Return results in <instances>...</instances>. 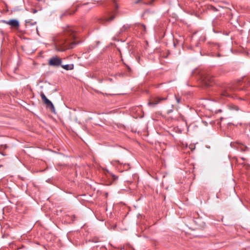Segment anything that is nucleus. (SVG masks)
Instances as JSON below:
<instances>
[{
	"label": "nucleus",
	"instance_id": "obj_1",
	"mask_svg": "<svg viewBox=\"0 0 250 250\" xmlns=\"http://www.w3.org/2000/svg\"><path fill=\"white\" fill-rule=\"evenodd\" d=\"M76 34L73 28L67 27L64 30L61 38L56 43V49L58 51L63 52L72 48L75 44L73 40L75 38Z\"/></svg>",
	"mask_w": 250,
	"mask_h": 250
},
{
	"label": "nucleus",
	"instance_id": "obj_2",
	"mask_svg": "<svg viewBox=\"0 0 250 250\" xmlns=\"http://www.w3.org/2000/svg\"><path fill=\"white\" fill-rule=\"evenodd\" d=\"M62 62V59L57 56L51 57L48 61V64L50 66L58 67L60 66Z\"/></svg>",
	"mask_w": 250,
	"mask_h": 250
},
{
	"label": "nucleus",
	"instance_id": "obj_3",
	"mask_svg": "<svg viewBox=\"0 0 250 250\" xmlns=\"http://www.w3.org/2000/svg\"><path fill=\"white\" fill-rule=\"evenodd\" d=\"M41 97L42 98V101L46 104L47 107L50 108L52 111L55 110V107L52 103L46 98V97L43 92H42L41 93Z\"/></svg>",
	"mask_w": 250,
	"mask_h": 250
},
{
	"label": "nucleus",
	"instance_id": "obj_4",
	"mask_svg": "<svg viewBox=\"0 0 250 250\" xmlns=\"http://www.w3.org/2000/svg\"><path fill=\"white\" fill-rule=\"evenodd\" d=\"M3 22L10 25L12 28H18L20 26L19 22L16 20L3 21Z\"/></svg>",
	"mask_w": 250,
	"mask_h": 250
},
{
	"label": "nucleus",
	"instance_id": "obj_5",
	"mask_svg": "<svg viewBox=\"0 0 250 250\" xmlns=\"http://www.w3.org/2000/svg\"><path fill=\"white\" fill-rule=\"evenodd\" d=\"M167 98H160V97H155L153 98L151 101L148 102V104L149 105H155L159 103H160L161 101L167 100Z\"/></svg>",
	"mask_w": 250,
	"mask_h": 250
},
{
	"label": "nucleus",
	"instance_id": "obj_6",
	"mask_svg": "<svg viewBox=\"0 0 250 250\" xmlns=\"http://www.w3.org/2000/svg\"><path fill=\"white\" fill-rule=\"evenodd\" d=\"M61 67L66 70H72L74 68V65L73 64L61 65Z\"/></svg>",
	"mask_w": 250,
	"mask_h": 250
},
{
	"label": "nucleus",
	"instance_id": "obj_7",
	"mask_svg": "<svg viewBox=\"0 0 250 250\" xmlns=\"http://www.w3.org/2000/svg\"><path fill=\"white\" fill-rule=\"evenodd\" d=\"M230 108L231 109H232V110H236V111H238L239 110H240V108L238 106L236 105H231L230 106Z\"/></svg>",
	"mask_w": 250,
	"mask_h": 250
},
{
	"label": "nucleus",
	"instance_id": "obj_8",
	"mask_svg": "<svg viewBox=\"0 0 250 250\" xmlns=\"http://www.w3.org/2000/svg\"><path fill=\"white\" fill-rule=\"evenodd\" d=\"M111 163L113 165L115 164H119V165H122L123 163H121L120 161L119 160H112V162H111Z\"/></svg>",
	"mask_w": 250,
	"mask_h": 250
},
{
	"label": "nucleus",
	"instance_id": "obj_9",
	"mask_svg": "<svg viewBox=\"0 0 250 250\" xmlns=\"http://www.w3.org/2000/svg\"><path fill=\"white\" fill-rule=\"evenodd\" d=\"M175 97L177 104H180L181 103V98L180 97H177L176 95H175Z\"/></svg>",
	"mask_w": 250,
	"mask_h": 250
},
{
	"label": "nucleus",
	"instance_id": "obj_10",
	"mask_svg": "<svg viewBox=\"0 0 250 250\" xmlns=\"http://www.w3.org/2000/svg\"><path fill=\"white\" fill-rule=\"evenodd\" d=\"M222 95L223 96H227V97H230V94L229 93L228 91H224V92H223L222 93Z\"/></svg>",
	"mask_w": 250,
	"mask_h": 250
},
{
	"label": "nucleus",
	"instance_id": "obj_11",
	"mask_svg": "<svg viewBox=\"0 0 250 250\" xmlns=\"http://www.w3.org/2000/svg\"><path fill=\"white\" fill-rule=\"evenodd\" d=\"M114 18V17L112 16L110 18L106 19L105 20L107 21H111Z\"/></svg>",
	"mask_w": 250,
	"mask_h": 250
},
{
	"label": "nucleus",
	"instance_id": "obj_12",
	"mask_svg": "<svg viewBox=\"0 0 250 250\" xmlns=\"http://www.w3.org/2000/svg\"><path fill=\"white\" fill-rule=\"evenodd\" d=\"M140 28L144 29V30H146V26L144 24L140 25Z\"/></svg>",
	"mask_w": 250,
	"mask_h": 250
},
{
	"label": "nucleus",
	"instance_id": "obj_13",
	"mask_svg": "<svg viewBox=\"0 0 250 250\" xmlns=\"http://www.w3.org/2000/svg\"><path fill=\"white\" fill-rule=\"evenodd\" d=\"M154 1V0H152L149 2L147 3V4H149V5H151L152 4V3Z\"/></svg>",
	"mask_w": 250,
	"mask_h": 250
},
{
	"label": "nucleus",
	"instance_id": "obj_14",
	"mask_svg": "<svg viewBox=\"0 0 250 250\" xmlns=\"http://www.w3.org/2000/svg\"><path fill=\"white\" fill-rule=\"evenodd\" d=\"M37 12V10H36V9H33L32 10V12L33 13H36Z\"/></svg>",
	"mask_w": 250,
	"mask_h": 250
},
{
	"label": "nucleus",
	"instance_id": "obj_15",
	"mask_svg": "<svg viewBox=\"0 0 250 250\" xmlns=\"http://www.w3.org/2000/svg\"><path fill=\"white\" fill-rule=\"evenodd\" d=\"M25 22L26 24L29 23L30 22V21H28L27 20H26Z\"/></svg>",
	"mask_w": 250,
	"mask_h": 250
},
{
	"label": "nucleus",
	"instance_id": "obj_16",
	"mask_svg": "<svg viewBox=\"0 0 250 250\" xmlns=\"http://www.w3.org/2000/svg\"><path fill=\"white\" fill-rule=\"evenodd\" d=\"M113 177V178H114V179H117V177H116L115 175H114Z\"/></svg>",
	"mask_w": 250,
	"mask_h": 250
},
{
	"label": "nucleus",
	"instance_id": "obj_17",
	"mask_svg": "<svg viewBox=\"0 0 250 250\" xmlns=\"http://www.w3.org/2000/svg\"><path fill=\"white\" fill-rule=\"evenodd\" d=\"M241 159L242 160H243V161L245 160V158H243V157L241 158Z\"/></svg>",
	"mask_w": 250,
	"mask_h": 250
},
{
	"label": "nucleus",
	"instance_id": "obj_18",
	"mask_svg": "<svg viewBox=\"0 0 250 250\" xmlns=\"http://www.w3.org/2000/svg\"><path fill=\"white\" fill-rule=\"evenodd\" d=\"M139 2V1H137L136 2V3H138Z\"/></svg>",
	"mask_w": 250,
	"mask_h": 250
}]
</instances>
